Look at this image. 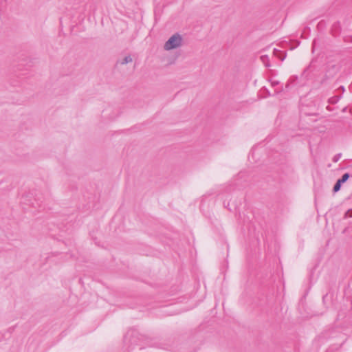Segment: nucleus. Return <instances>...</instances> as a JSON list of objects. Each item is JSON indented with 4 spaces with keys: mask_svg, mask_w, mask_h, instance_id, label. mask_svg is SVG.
Segmentation results:
<instances>
[{
    "mask_svg": "<svg viewBox=\"0 0 352 352\" xmlns=\"http://www.w3.org/2000/svg\"><path fill=\"white\" fill-rule=\"evenodd\" d=\"M131 62H132V58L131 57V56H126L123 58V60L121 61L120 63L122 65H124V64H127Z\"/></svg>",
    "mask_w": 352,
    "mask_h": 352,
    "instance_id": "nucleus-5",
    "label": "nucleus"
},
{
    "mask_svg": "<svg viewBox=\"0 0 352 352\" xmlns=\"http://www.w3.org/2000/svg\"><path fill=\"white\" fill-rule=\"evenodd\" d=\"M342 98V96H334L329 99V102L331 104H336Z\"/></svg>",
    "mask_w": 352,
    "mask_h": 352,
    "instance_id": "nucleus-4",
    "label": "nucleus"
},
{
    "mask_svg": "<svg viewBox=\"0 0 352 352\" xmlns=\"http://www.w3.org/2000/svg\"><path fill=\"white\" fill-rule=\"evenodd\" d=\"M182 38L179 34H175L170 36L164 44V49L166 50H170L175 49L182 45Z\"/></svg>",
    "mask_w": 352,
    "mask_h": 352,
    "instance_id": "nucleus-2",
    "label": "nucleus"
},
{
    "mask_svg": "<svg viewBox=\"0 0 352 352\" xmlns=\"http://www.w3.org/2000/svg\"><path fill=\"white\" fill-rule=\"evenodd\" d=\"M338 90H341V91H342V92L343 93V92H344L345 89H344V86H340V87L338 88Z\"/></svg>",
    "mask_w": 352,
    "mask_h": 352,
    "instance_id": "nucleus-8",
    "label": "nucleus"
},
{
    "mask_svg": "<svg viewBox=\"0 0 352 352\" xmlns=\"http://www.w3.org/2000/svg\"><path fill=\"white\" fill-rule=\"evenodd\" d=\"M341 157V153H338L333 157V161L337 162Z\"/></svg>",
    "mask_w": 352,
    "mask_h": 352,
    "instance_id": "nucleus-7",
    "label": "nucleus"
},
{
    "mask_svg": "<svg viewBox=\"0 0 352 352\" xmlns=\"http://www.w3.org/2000/svg\"><path fill=\"white\" fill-rule=\"evenodd\" d=\"M261 59L266 67H270V64H268V56H262L261 57Z\"/></svg>",
    "mask_w": 352,
    "mask_h": 352,
    "instance_id": "nucleus-6",
    "label": "nucleus"
},
{
    "mask_svg": "<svg viewBox=\"0 0 352 352\" xmlns=\"http://www.w3.org/2000/svg\"><path fill=\"white\" fill-rule=\"evenodd\" d=\"M340 69L341 65L340 62L335 60L327 62L324 69V74L320 83L322 85L327 84L329 80L333 79L337 76Z\"/></svg>",
    "mask_w": 352,
    "mask_h": 352,
    "instance_id": "nucleus-1",
    "label": "nucleus"
},
{
    "mask_svg": "<svg viewBox=\"0 0 352 352\" xmlns=\"http://www.w3.org/2000/svg\"><path fill=\"white\" fill-rule=\"evenodd\" d=\"M278 84V81H272V86H274H274H276V85H277Z\"/></svg>",
    "mask_w": 352,
    "mask_h": 352,
    "instance_id": "nucleus-9",
    "label": "nucleus"
},
{
    "mask_svg": "<svg viewBox=\"0 0 352 352\" xmlns=\"http://www.w3.org/2000/svg\"><path fill=\"white\" fill-rule=\"evenodd\" d=\"M349 177H350V174L348 173L343 174L342 176L341 177V178L338 179L336 184L334 185L333 188V192H336L339 191L340 190L342 184H344V182H346L348 180V179L349 178Z\"/></svg>",
    "mask_w": 352,
    "mask_h": 352,
    "instance_id": "nucleus-3",
    "label": "nucleus"
}]
</instances>
